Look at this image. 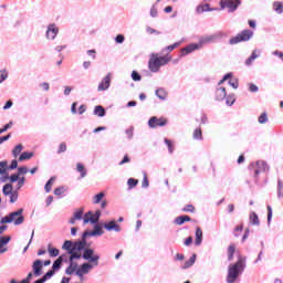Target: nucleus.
Here are the masks:
<instances>
[{
	"mask_svg": "<svg viewBox=\"0 0 283 283\" xmlns=\"http://www.w3.org/2000/svg\"><path fill=\"white\" fill-rule=\"evenodd\" d=\"M73 218L74 220H83V208L74 212Z\"/></svg>",
	"mask_w": 283,
	"mask_h": 283,
	"instance_id": "49",
	"label": "nucleus"
},
{
	"mask_svg": "<svg viewBox=\"0 0 283 283\" xmlns=\"http://www.w3.org/2000/svg\"><path fill=\"white\" fill-rule=\"evenodd\" d=\"M32 270L35 277H41V275H43V261L39 259L35 260L32 264Z\"/></svg>",
	"mask_w": 283,
	"mask_h": 283,
	"instance_id": "12",
	"label": "nucleus"
},
{
	"mask_svg": "<svg viewBox=\"0 0 283 283\" xmlns=\"http://www.w3.org/2000/svg\"><path fill=\"white\" fill-rule=\"evenodd\" d=\"M93 220H95V224H97L98 220H101V210L95 211V213L90 214Z\"/></svg>",
	"mask_w": 283,
	"mask_h": 283,
	"instance_id": "50",
	"label": "nucleus"
},
{
	"mask_svg": "<svg viewBox=\"0 0 283 283\" xmlns=\"http://www.w3.org/2000/svg\"><path fill=\"white\" fill-rule=\"evenodd\" d=\"M92 216V211H88L85 213L84 216V224H88V222H91V224H96V220H94V217H91Z\"/></svg>",
	"mask_w": 283,
	"mask_h": 283,
	"instance_id": "27",
	"label": "nucleus"
},
{
	"mask_svg": "<svg viewBox=\"0 0 283 283\" xmlns=\"http://www.w3.org/2000/svg\"><path fill=\"white\" fill-rule=\"evenodd\" d=\"M65 258H67V254H62L60 255L54 262H53V265H52V270L53 271H59L61 270V266H63V262H65Z\"/></svg>",
	"mask_w": 283,
	"mask_h": 283,
	"instance_id": "16",
	"label": "nucleus"
},
{
	"mask_svg": "<svg viewBox=\"0 0 283 283\" xmlns=\"http://www.w3.org/2000/svg\"><path fill=\"white\" fill-rule=\"evenodd\" d=\"M87 247V238H84V233L82 234V239L77 241L66 240L64 241L62 249L63 250H71V251H77L82 254V259L86 260L91 264H94V266H98V260H101V255L94 253V249L92 248H85Z\"/></svg>",
	"mask_w": 283,
	"mask_h": 283,
	"instance_id": "1",
	"label": "nucleus"
},
{
	"mask_svg": "<svg viewBox=\"0 0 283 283\" xmlns=\"http://www.w3.org/2000/svg\"><path fill=\"white\" fill-rule=\"evenodd\" d=\"M10 196V202L12 205H14V202H17V200H19V192L17 191H12L11 193H9Z\"/></svg>",
	"mask_w": 283,
	"mask_h": 283,
	"instance_id": "45",
	"label": "nucleus"
},
{
	"mask_svg": "<svg viewBox=\"0 0 283 283\" xmlns=\"http://www.w3.org/2000/svg\"><path fill=\"white\" fill-rule=\"evenodd\" d=\"M76 171L81 174L80 178H85V176H87V169H85V166L81 163L76 164Z\"/></svg>",
	"mask_w": 283,
	"mask_h": 283,
	"instance_id": "24",
	"label": "nucleus"
},
{
	"mask_svg": "<svg viewBox=\"0 0 283 283\" xmlns=\"http://www.w3.org/2000/svg\"><path fill=\"white\" fill-rule=\"evenodd\" d=\"M196 264V254H192L188 261L185 262L184 269H190V266H193Z\"/></svg>",
	"mask_w": 283,
	"mask_h": 283,
	"instance_id": "35",
	"label": "nucleus"
},
{
	"mask_svg": "<svg viewBox=\"0 0 283 283\" xmlns=\"http://www.w3.org/2000/svg\"><path fill=\"white\" fill-rule=\"evenodd\" d=\"M65 251L70 255L69 262H74V260H81V258H83V255H81L80 252L75 250H65Z\"/></svg>",
	"mask_w": 283,
	"mask_h": 283,
	"instance_id": "19",
	"label": "nucleus"
},
{
	"mask_svg": "<svg viewBox=\"0 0 283 283\" xmlns=\"http://www.w3.org/2000/svg\"><path fill=\"white\" fill-rule=\"evenodd\" d=\"M127 185L130 189H134V187H136V185H138V180L134 179V178H129L127 181Z\"/></svg>",
	"mask_w": 283,
	"mask_h": 283,
	"instance_id": "52",
	"label": "nucleus"
},
{
	"mask_svg": "<svg viewBox=\"0 0 283 283\" xmlns=\"http://www.w3.org/2000/svg\"><path fill=\"white\" fill-rule=\"evenodd\" d=\"M12 222L15 227H19L23 224V222H25V217H23V208H20L17 211L10 212L8 216L3 217L0 220V224H2L0 227V235L3 234L4 231H8V226L6 224H10Z\"/></svg>",
	"mask_w": 283,
	"mask_h": 283,
	"instance_id": "2",
	"label": "nucleus"
},
{
	"mask_svg": "<svg viewBox=\"0 0 283 283\" xmlns=\"http://www.w3.org/2000/svg\"><path fill=\"white\" fill-rule=\"evenodd\" d=\"M54 273H56V272L53 271V270H49V271L42 276L43 281H44V282H48V280H50V279L54 275Z\"/></svg>",
	"mask_w": 283,
	"mask_h": 283,
	"instance_id": "46",
	"label": "nucleus"
},
{
	"mask_svg": "<svg viewBox=\"0 0 283 283\" xmlns=\"http://www.w3.org/2000/svg\"><path fill=\"white\" fill-rule=\"evenodd\" d=\"M10 240H12L11 237H1L0 238V242L6 247V244H8L10 242Z\"/></svg>",
	"mask_w": 283,
	"mask_h": 283,
	"instance_id": "62",
	"label": "nucleus"
},
{
	"mask_svg": "<svg viewBox=\"0 0 283 283\" xmlns=\"http://www.w3.org/2000/svg\"><path fill=\"white\" fill-rule=\"evenodd\" d=\"M142 187L144 189H147V187H149V179L147 178V174H144V179H143V182H142Z\"/></svg>",
	"mask_w": 283,
	"mask_h": 283,
	"instance_id": "57",
	"label": "nucleus"
},
{
	"mask_svg": "<svg viewBox=\"0 0 283 283\" xmlns=\"http://www.w3.org/2000/svg\"><path fill=\"white\" fill-rule=\"evenodd\" d=\"M249 41V29H244L243 31L239 32L235 36H232L229 40V45H238V43H244Z\"/></svg>",
	"mask_w": 283,
	"mask_h": 283,
	"instance_id": "5",
	"label": "nucleus"
},
{
	"mask_svg": "<svg viewBox=\"0 0 283 283\" xmlns=\"http://www.w3.org/2000/svg\"><path fill=\"white\" fill-rule=\"evenodd\" d=\"M211 8H209V3H206V4H199L197 8H196V12L198 14H203V12H211Z\"/></svg>",
	"mask_w": 283,
	"mask_h": 283,
	"instance_id": "21",
	"label": "nucleus"
},
{
	"mask_svg": "<svg viewBox=\"0 0 283 283\" xmlns=\"http://www.w3.org/2000/svg\"><path fill=\"white\" fill-rule=\"evenodd\" d=\"M130 76L135 82L143 81V76L140 73H138V71H133Z\"/></svg>",
	"mask_w": 283,
	"mask_h": 283,
	"instance_id": "44",
	"label": "nucleus"
},
{
	"mask_svg": "<svg viewBox=\"0 0 283 283\" xmlns=\"http://www.w3.org/2000/svg\"><path fill=\"white\" fill-rule=\"evenodd\" d=\"M233 103H235V95H226V104L228 105V107H231Z\"/></svg>",
	"mask_w": 283,
	"mask_h": 283,
	"instance_id": "43",
	"label": "nucleus"
},
{
	"mask_svg": "<svg viewBox=\"0 0 283 283\" xmlns=\"http://www.w3.org/2000/svg\"><path fill=\"white\" fill-rule=\"evenodd\" d=\"M48 251L51 258H59V249L52 248V244L48 245Z\"/></svg>",
	"mask_w": 283,
	"mask_h": 283,
	"instance_id": "36",
	"label": "nucleus"
},
{
	"mask_svg": "<svg viewBox=\"0 0 283 283\" xmlns=\"http://www.w3.org/2000/svg\"><path fill=\"white\" fill-rule=\"evenodd\" d=\"M195 244L197 247H200L202 244V229L197 228L196 229V240H195Z\"/></svg>",
	"mask_w": 283,
	"mask_h": 283,
	"instance_id": "23",
	"label": "nucleus"
},
{
	"mask_svg": "<svg viewBox=\"0 0 283 283\" xmlns=\"http://www.w3.org/2000/svg\"><path fill=\"white\" fill-rule=\"evenodd\" d=\"M8 78V71L2 70L0 71V84L3 83Z\"/></svg>",
	"mask_w": 283,
	"mask_h": 283,
	"instance_id": "54",
	"label": "nucleus"
},
{
	"mask_svg": "<svg viewBox=\"0 0 283 283\" xmlns=\"http://www.w3.org/2000/svg\"><path fill=\"white\" fill-rule=\"evenodd\" d=\"M150 17H153V19H156V17H158V9H156V4H154L150 9Z\"/></svg>",
	"mask_w": 283,
	"mask_h": 283,
	"instance_id": "58",
	"label": "nucleus"
},
{
	"mask_svg": "<svg viewBox=\"0 0 283 283\" xmlns=\"http://www.w3.org/2000/svg\"><path fill=\"white\" fill-rule=\"evenodd\" d=\"M229 86L233 87V90H238L239 85L238 84V78L233 77V75L228 80Z\"/></svg>",
	"mask_w": 283,
	"mask_h": 283,
	"instance_id": "40",
	"label": "nucleus"
},
{
	"mask_svg": "<svg viewBox=\"0 0 283 283\" xmlns=\"http://www.w3.org/2000/svg\"><path fill=\"white\" fill-rule=\"evenodd\" d=\"M155 94L160 101H165L167 98V91H165V88H158Z\"/></svg>",
	"mask_w": 283,
	"mask_h": 283,
	"instance_id": "33",
	"label": "nucleus"
},
{
	"mask_svg": "<svg viewBox=\"0 0 283 283\" xmlns=\"http://www.w3.org/2000/svg\"><path fill=\"white\" fill-rule=\"evenodd\" d=\"M250 222L251 224H253L254 227H260V218L258 217V214L255 212H252L250 214Z\"/></svg>",
	"mask_w": 283,
	"mask_h": 283,
	"instance_id": "29",
	"label": "nucleus"
},
{
	"mask_svg": "<svg viewBox=\"0 0 283 283\" xmlns=\"http://www.w3.org/2000/svg\"><path fill=\"white\" fill-rule=\"evenodd\" d=\"M59 35V27H56L54 23H51L48 25L45 36L49 41H54L56 36Z\"/></svg>",
	"mask_w": 283,
	"mask_h": 283,
	"instance_id": "8",
	"label": "nucleus"
},
{
	"mask_svg": "<svg viewBox=\"0 0 283 283\" xmlns=\"http://www.w3.org/2000/svg\"><path fill=\"white\" fill-rule=\"evenodd\" d=\"M21 151H23V145L19 144L12 150L13 158H19V156L21 155Z\"/></svg>",
	"mask_w": 283,
	"mask_h": 283,
	"instance_id": "30",
	"label": "nucleus"
},
{
	"mask_svg": "<svg viewBox=\"0 0 283 283\" xmlns=\"http://www.w3.org/2000/svg\"><path fill=\"white\" fill-rule=\"evenodd\" d=\"M164 143H165V145H167L169 154H174V145L171 144V140L165 138Z\"/></svg>",
	"mask_w": 283,
	"mask_h": 283,
	"instance_id": "48",
	"label": "nucleus"
},
{
	"mask_svg": "<svg viewBox=\"0 0 283 283\" xmlns=\"http://www.w3.org/2000/svg\"><path fill=\"white\" fill-rule=\"evenodd\" d=\"M233 255H235V245L231 244L228 248V260L231 262L233 260Z\"/></svg>",
	"mask_w": 283,
	"mask_h": 283,
	"instance_id": "37",
	"label": "nucleus"
},
{
	"mask_svg": "<svg viewBox=\"0 0 283 283\" xmlns=\"http://www.w3.org/2000/svg\"><path fill=\"white\" fill-rule=\"evenodd\" d=\"M105 114H106V111L103 106H101V105L95 106V108H94L95 116H99V118H103V116H105Z\"/></svg>",
	"mask_w": 283,
	"mask_h": 283,
	"instance_id": "25",
	"label": "nucleus"
},
{
	"mask_svg": "<svg viewBox=\"0 0 283 283\" xmlns=\"http://www.w3.org/2000/svg\"><path fill=\"white\" fill-rule=\"evenodd\" d=\"M10 182H19V175L13 174L9 177Z\"/></svg>",
	"mask_w": 283,
	"mask_h": 283,
	"instance_id": "64",
	"label": "nucleus"
},
{
	"mask_svg": "<svg viewBox=\"0 0 283 283\" xmlns=\"http://www.w3.org/2000/svg\"><path fill=\"white\" fill-rule=\"evenodd\" d=\"M84 238H96L99 235H103V233H105V231H103V227H101L99 224H95L94 226V230L93 231H84Z\"/></svg>",
	"mask_w": 283,
	"mask_h": 283,
	"instance_id": "10",
	"label": "nucleus"
},
{
	"mask_svg": "<svg viewBox=\"0 0 283 283\" xmlns=\"http://www.w3.org/2000/svg\"><path fill=\"white\" fill-rule=\"evenodd\" d=\"M8 161H0V176H6V174H8Z\"/></svg>",
	"mask_w": 283,
	"mask_h": 283,
	"instance_id": "31",
	"label": "nucleus"
},
{
	"mask_svg": "<svg viewBox=\"0 0 283 283\" xmlns=\"http://www.w3.org/2000/svg\"><path fill=\"white\" fill-rule=\"evenodd\" d=\"M17 167H19V161L17 159H13L11 161V165L8 167V169L14 170L17 169Z\"/></svg>",
	"mask_w": 283,
	"mask_h": 283,
	"instance_id": "61",
	"label": "nucleus"
},
{
	"mask_svg": "<svg viewBox=\"0 0 283 283\" xmlns=\"http://www.w3.org/2000/svg\"><path fill=\"white\" fill-rule=\"evenodd\" d=\"M115 41L117 43H125V35H123V34L116 35Z\"/></svg>",
	"mask_w": 283,
	"mask_h": 283,
	"instance_id": "63",
	"label": "nucleus"
},
{
	"mask_svg": "<svg viewBox=\"0 0 283 283\" xmlns=\"http://www.w3.org/2000/svg\"><path fill=\"white\" fill-rule=\"evenodd\" d=\"M260 125H264V123H269V115L266 113H262L258 118Z\"/></svg>",
	"mask_w": 283,
	"mask_h": 283,
	"instance_id": "41",
	"label": "nucleus"
},
{
	"mask_svg": "<svg viewBox=\"0 0 283 283\" xmlns=\"http://www.w3.org/2000/svg\"><path fill=\"white\" fill-rule=\"evenodd\" d=\"M56 180V177H51L48 182L44 186V190L46 193H50L52 191V186L54 185V181Z\"/></svg>",
	"mask_w": 283,
	"mask_h": 283,
	"instance_id": "28",
	"label": "nucleus"
},
{
	"mask_svg": "<svg viewBox=\"0 0 283 283\" xmlns=\"http://www.w3.org/2000/svg\"><path fill=\"white\" fill-rule=\"evenodd\" d=\"M13 123L9 122L8 124H6L2 128H0V135L1 134H6V132H8V129H10L12 127Z\"/></svg>",
	"mask_w": 283,
	"mask_h": 283,
	"instance_id": "53",
	"label": "nucleus"
},
{
	"mask_svg": "<svg viewBox=\"0 0 283 283\" xmlns=\"http://www.w3.org/2000/svg\"><path fill=\"white\" fill-rule=\"evenodd\" d=\"M105 198V192H99L93 197V205H98Z\"/></svg>",
	"mask_w": 283,
	"mask_h": 283,
	"instance_id": "39",
	"label": "nucleus"
},
{
	"mask_svg": "<svg viewBox=\"0 0 283 283\" xmlns=\"http://www.w3.org/2000/svg\"><path fill=\"white\" fill-rule=\"evenodd\" d=\"M112 85V73H108L97 86V92H107V88Z\"/></svg>",
	"mask_w": 283,
	"mask_h": 283,
	"instance_id": "7",
	"label": "nucleus"
},
{
	"mask_svg": "<svg viewBox=\"0 0 283 283\" xmlns=\"http://www.w3.org/2000/svg\"><path fill=\"white\" fill-rule=\"evenodd\" d=\"M247 266V258L239 256L238 262L230 264L228 268V275H227V282L228 283H234L240 275H242V272L244 271V268Z\"/></svg>",
	"mask_w": 283,
	"mask_h": 283,
	"instance_id": "3",
	"label": "nucleus"
},
{
	"mask_svg": "<svg viewBox=\"0 0 283 283\" xmlns=\"http://www.w3.org/2000/svg\"><path fill=\"white\" fill-rule=\"evenodd\" d=\"M165 125H167V119L163 117L158 118L156 116H153L148 120V127H150L151 129H156V127H165Z\"/></svg>",
	"mask_w": 283,
	"mask_h": 283,
	"instance_id": "6",
	"label": "nucleus"
},
{
	"mask_svg": "<svg viewBox=\"0 0 283 283\" xmlns=\"http://www.w3.org/2000/svg\"><path fill=\"white\" fill-rule=\"evenodd\" d=\"M218 39H222V33H216V34H212V35L202 36L199 40V44L200 45H206V43H214V41H218Z\"/></svg>",
	"mask_w": 283,
	"mask_h": 283,
	"instance_id": "11",
	"label": "nucleus"
},
{
	"mask_svg": "<svg viewBox=\"0 0 283 283\" xmlns=\"http://www.w3.org/2000/svg\"><path fill=\"white\" fill-rule=\"evenodd\" d=\"M182 42H176V43H174V44H171V45H168V46H166L165 49H163L161 50V52L163 53H165V52H174V50H176V48H180V44H181Z\"/></svg>",
	"mask_w": 283,
	"mask_h": 283,
	"instance_id": "32",
	"label": "nucleus"
},
{
	"mask_svg": "<svg viewBox=\"0 0 283 283\" xmlns=\"http://www.w3.org/2000/svg\"><path fill=\"white\" fill-rule=\"evenodd\" d=\"M103 227L106 229V231H115V233H120L122 231V228L118 226V223H116V220L105 222Z\"/></svg>",
	"mask_w": 283,
	"mask_h": 283,
	"instance_id": "14",
	"label": "nucleus"
},
{
	"mask_svg": "<svg viewBox=\"0 0 283 283\" xmlns=\"http://www.w3.org/2000/svg\"><path fill=\"white\" fill-rule=\"evenodd\" d=\"M3 196H10L12 193V184H6L2 188Z\"/></svg>",
	"mask_w": 283,
	"mask_h": 283,
	"instance_id": "38",
	"label": "nucleus"
},
{
	"mask_svg": "<svg viewBox=\"0 0 283 283\" xmlns=\"http://www.w3.org/2000/svg\"><path fill=\"white\" fill-rule=\"evenodd\" d=\"M92 269H94V265H92V263H83L80 269H77L81 273H84V275H87V273H90V271H92Z\"/></svg>",
	"mask_w": 283,
	"mask_h": 283,
	"instance_id": "20",
	"label": "nucleus"
},
{
	"mask_svg": "<svg viewBox=\"0 0 283 283\" xmlns=\"http://www.w3.org/2000/svg\"><path fill=\"white\" fill-rule=\"evenodd\" d=\"M196 50H200V44L191 43L188 44L186 48H182L180 50V56H187V54H191L192 52H196Z\"/></svg>",
	"mask_w": 283,
	"mask_h": 283,
	"instance_id": "13",
	"label": "nucleus"
},
{
	"mask_svg": "<svg viewBox=\"0 0 283 283\" xmlns=\"http://www.w3.org/2000/svg\"><path fill=\"white\" fill-rule=\"evenodd\" d=\"M252 171L255 176L263 174V171H266V164L264 161H256L255 165H252Z\"/></svg>",
	"mask_w": 283,
	"mask_h": 283,
	"instance_id": "15",
	"label": "nucleus"
},
{
	"mask_svg": "<svg viewBox=\"0 0 283 283\" xmlns=\"http://www.w3.org/2000/svg\"><path fill=\"white\" fill-rule=\"evenodd\" d=\"M233 76V73H227L223 78L218 83V85H222V83H224V81H229V78H231Z\"/></svg>",
	"mask_w": 283,
	"mask_h": 283,
	"instance_id": "60",
	"label": "nucleus"
},
{
	"mask_svg": "<svg viewBox=\"0 0 283 283\" xmlns=\"http://www.w3.org/2000/svg\"><path fill=\"white\" fill-rule=\"evenodd\" d=\"M126 136L132 140L134 138V126H130L128 129L125 130Z\"/></svg>",
	"mask_w": 283,
	"mask_h": 283,
	"instance_id": "51",
	"label": "nucleus"
},
{
	"mask_svg": "<svg viewBox=\"0 0 283 283\" xmlns=\"http://www.w3.org/2000/svg\"><path fill=\"white\" fill-rule=\"evenodd\" d=\"M64 192H65V188H63V187H57L54 189L55 196H63Z\"/></svg>",
	"mask_w": 283,
	"mask_h": 283,
	"instance_id": "59",
	"label": "nucleus"
},
{
	"mask_svg": "<svg viewBox=\"0 0 283 283\" xmlns=\"http://www.w3.org/2000/svg\"><path fill=\"white\" fill-rule=\"evenodd\" d=\"M272 8L276 14H282L283 12V2L282 1H274Z\"/></svg>",
	"mask_w": 283,
	"mask_h": 283,
	"instance_id": "22",
	"label": "nucleus"
},
{
	"mask_svg": "<svg viewBox=\"0 0 283 283\" xmlns=\"http://www.w3.org/2000/svg\"><path fill=\"white\" fill-rule=\"evenodd\" d=\"M185 222H191V217L184 214L175 219V224H178V227H182Z\"/></svg>",
	"mask_w": 283,
	"mask_h": 283,
	"instance_id": "18",
	"label": "nucleus"
},
{
	"mask_svg": "<svg viewBox=\"0 0 283 283\" xmlns=\"http://www.w3.org/2000/svg\"><path fill=\"white\" fill-rule=\"evenodd\" d=\"M77 266H78V264L70 261V265L66 268L65 274L66 275H72L76 271Z\"/></svg>",
	"mask_w": 283,
	"mask_h": 283,
	"instance_id": "26",
	"label": "nucleus"
},
{
	"mask_svg": "<svg viewBox=\"0 0 283 283\" xmlns=\"http://www.w3.org/2000/svg\"><path fill=\"white\" fill-rule=\"evenodd\" d=\"M65 151H67V145L65 143H61L60 147H59V150H57V154H63Z\"/></svg>",
	"mask_w": 283,
	"mask_h": 283,
	"instance_id": "56",
	"label": "nucleus"
},
{
	"mask_svg": "<svg viewBox=\"0 0 283 283\" xmlns=\"http://www.w3.org/2000/svg\"><path fill=\"white\" fill-rule=\"evenodd\" d=\"M192 136L195 140H202V129L196 128Z\"/></svg>",
	"mask_w": 283,
	"mask_h": 283,
	"instance_id": "42",
	"label": "nucleus"
},
{
	"mask_svg": "<svg viewBox=\"0 0 283 283\" xmlns=\"http://www.w3.org/2000/svg\"><path fill=\"white\" fill-rule=\"evenodd\" d=\"M34 156V153H28V151H24L20 155L19 157V161L20 163H23V160H30V158H32Z\"/></svg>",
	"mask_w": 283,
	"mask_h": 283,
	"instance_id": "34",
	"label": "nucleus"
},
{
	"mask_svg": "<svg viewBox=\"0 0 283 283\" xmlns=\"http://www.w3.org/2000/svg\"><path fill=\"white\" fill-rule=\"evenodd\" d=\"M171 61V55H160L158 53H153L150 56V60L148 62V67L150 72L157 73L160 72V67H164V65H168Z\"/></svg>",
	"mask_w": 283,
	"mask_h": 283,
	"instance_id": "4",
	"label": "nucleus"
},
{
	"mask_svg": "<svg viewBox=\"0 0 283 283\" xmlns=\"http://www.w3.org/2000/svg\"><path fill=\"white\" fill-rule=\"evenodd\" d=\"M216 101H224L227 98V88L219 86L214 93Z\"/></svg>",
	"mask_w": 283,
	"mask_h": 283,
	"instance_id": "17",
	"label": "nucleus"
},
{
	"mask_svg": "<svg viewBox=\"0 0 283 283\" xmlns=\"http://www.w3.org/2000/svg\"><path fill=\"white\" fill-rule=\"evenodd\" d=\"M240 6V0H224L221 1V8H228L229 12H235Z\"/></svg>",
	"mask_w": 283,
	"mask_h": 283,
	"instance_id": "9",
	"label": "nucleus"
},
{
	"mask_svg": "<svg viewBox=\"0 0 283 283\" xmlns=\"http://www.w3.org/2000/svg\"><path fill=\"white\" fill-rule=\"evenodd\" d=\"M182 211L185 213H193V211H196V207H193V205H187L185 208H182Z\"/></svg>",
	"mask_w": 283,
	"mask_h": 283,
	"instance_id": "47",
	"label": "nucleus"
},
{
	"mask_svg": "<svg viewBox=\"0 0 283 283\" xmlns=\"http://www.w3.org/2000/svg\"><path fill=\"white\" fill-rule=\"evenodd\" d=\"M260 57V51L259 50H254L251 54V56L249 57V61H255V59Z\"/></svg>",
	"mask_w": 283,
	"mask_h": 283,
	"instance_id": "55",
	"label": "nucleus"
}]
</instances>
